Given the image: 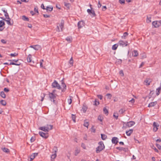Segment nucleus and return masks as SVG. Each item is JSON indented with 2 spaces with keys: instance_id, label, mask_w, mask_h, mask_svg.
Segmentation results:
<instances>
[{
  "instance_id": "nucleus-38",
  "label": "nucleus",
  "mask_w": 161,
  "mask_h": 161,
  "mask_svg": "<svg viewBox=\"0 0 161 161\" xmlns=\"http://www.w3.org/2000/svg\"><path fill=\"white\" fill-rule=\"evenodd\" d=\"M71 117H72V119L73 120V121L74 122H76L75 119H76V116L75 115L72 114Z\"/></svg>"
},
{
  "instance_id": "nucleus-23",
  "label": "nucleus",
  "mask_w": 161,
  "mask_h": 161,
  "mask_svg": "<svg viewBox=\"0 0 161 161\" xmlns=\"http://www.w3.org/2000/svg\"><path fill=\"white\" fill-rule=\"evenodd\" d=\"M21 64V63H15L13 62V61L11 62L9 64V65H18L19 66Z\"/></svg>"
},
{
  "instance_id": "nucleus-64",
  "label": "nucleus",
  "mask_w": 161,
  "mask_h": 161,
  "mask_svg": "<svg viewBox=\"0 0 161 161\" xmlns=\"http://www.w3.org/2000/svg\"><path fill=\"white\" fill-rule=\"evenodd\" d=\"M156 146L157 147H158V148L159 149L161 150V146L158 144H156Z\"/></svg>"
},
{
  "instance_id": "nucleus-1",
  "label": "nucleus",
  "mask_w": 161,
  "mask_h": 161,
  "mask_svg": "<svg viewBox=\"0 0 161 161\" xmlns=\"http://www.w3.org/2000/svg\"><path fill=\"white\" fill-rule=\"evenodd\" d=\"M98 146L96 148V152L98 153L105 148V146L103 142L101 141L98 143Z\"/></svg>"
},
{
  "instance_id": "nucleus-2",
  "label": "nucleus",
  "mask_w": 161,
  "mask_h": 161,
  "mask_svg": "<svg viewBox=\"0 0 161 161\" xmlns=\"http://www.w3.org/2000/svg\"><path fill=\"white\" fill-rule=\"evenodd\" d=\"M49 97L50 100L53 102V103L54 104H57V101H56V97L58 96L57 94H53V93H49Z\"/></svg>"
},
{
  "instance_id": "nucleus-29",
  "label": "nucleus",
  "mask_w": 161,
  "mask_h": 161,
  "mask_svg": "<svg viewBox=\"0 0 161 161\" xmlns=\"http://www.w3.org/2000/svg\"><path fill=\"white\" fill-rule=\"evenodd\" d=\"M69 98H70L69 99H68V102L69 104H70L72 102V99L73 98V97L71 96H70Z\"/></svg>"
},
{
  "instance_id": "nucleus-39",
  "label": "nucleus",
  "mask_w": 161,
  "mask_h": 161,
  "mask_svg": "<svg viewBox=\"0 0 161 161\" xmlns=\"http://www.w3.org/2000/svg\"><path fill=\"white\" fill-rule=\"evenodd\" d=\"M87 109V107L84 105H83L82 107V110L83 111L84 113H85Z\"/></svg>"
},
{
  "instance_id": "nucleus-51",
  "label": "nucleus",
  "mask_w": 161,
  "mask_h": 161,
  "mask_svg": "<svg viewBox=\"0 0 161 161\" xmlns=\"http://www.w3.org/2000/svg\"><path fill=\"white\" fill-rule=\"evenodd\" d=\"M73 58H72V57H71V58L70 59L69 63L70 64H71L72 65L73 64Z\"/></svg>"
},
{
  "instance_id": "nucleus-24",
  "label": "nucleus",
  "mask_w": 161,
  "mask_h": 161,
  "mask_svg": "<svg viewBox=\"0 0 161 161\" xmlns=\"http://www.w3.org/2000/svg\"><path fill=\"white\" fill-rule=\"evenodd\" d=\"M101 137L103 140H105L107 138V136L103 134H101Z\"/></svg>"
},
{
  "instance_id": "nucleus-37",
  "label": "nucleus",
  "mask_w": 161,
  "mask_h": 161,
  "mask_svg": "<svg viewBox=\"0 0 161 161\" xmlns=\"http://www.w3.org/2000/svg\"><path fill=\"white\" fill-rule=\"evenodd\" d=\"M5 25L4 22L3 20H0V28L2 27Z\"/></svg>"
},
{
  "instance_id": "nucleus-63",
  "label": "nucleus",
  "mask_w": 161,
  "mask_h": 161,
  "mask_svg": "<svg viewBox=\"0 0 161 161\" xmlns=\"http://www.w3.org/2000/svg\"><path fill=\"white\" fill-rule=\"evenodd\" d=\"M79 153V151L78 150H76L75 153V155L76 156L78 155V154Z\"/></svg>"
},
{
  "instance_id": "nucleus-34",
  "label": "nucleus",
  "mask_w": 161,
  "mask_h": 161,
  "mask_svg": "<svg viewBox=\"0 0 161 161\" xmlns=\"http://www.w3.org/2000/svg\"><path fill=\"white\" fill-rule=\"evenodd\" d=\"M1 104L3 106H5L6 104V101L4 100H2L0 101Z\"/></svg>"
},
{
  "instance_id": "nucleus-59",
  "label": "nucleus",
  "mask_w": 161,
  "mask_h": 161,
  "mask_svg": "<svg viewBox=\"0 0 161 161\" xmlns=\"http://www.w3.org/2000/svg\"><path fill=\"white\" fill-rule=\"evenodd\" d=\"M43 16L44 18H49L50 17V15L47 14H43Z\"/></svg>"
},
{
  "instance_id": "nucleus-56",
  "label": "nucleus",
  "mask_w": 161,
  "mask_h": 161,
  "mask_svg": "<svg viewBox=\"0 0 161 161\" xmlns=\"http://www.w3.org/2000/svg\"><path fill=\"white\" fill-rule=\"evenodd\" d=\"M124 110L123 109H121L119 110V112L120 114H122L124 112Z\"/></svg>"
},
{
  "instance_id": "nucleus-46",
  "label": "nucleus",
  "mask_w": 161,
  "mask_h": 161,
  "mask_svg": "<svg viewBox=\"0 0 161 161\" xmlns=\"http://www.w3.org/2000/svg\"><path fill=\"white\" fill-rule=\"evenodd\" d=\"M19 60H15V59H12V60H8V61H10V62L13 61L14 63H19L18 62Z\"/></svg>"
},
{
  "instance_id": "nucleus-20",
  "label": "nucleus",
  "mask_w": 161,
  "mask_h": 161,
  "mask_svg": "<svg viewBox=\"0 0 161 161\" xmlns=\"http://www.w3.org/2000/svg\"><path fill=\"white\" fill-rule=\"evenodd\" d=\"M53 7L52 6L51 7H47L46 9L47 12H51L53 10Z\"/></svg>"
},
{
  "instance_id": "nucleus-41",
  "label": "nucleus",
  "mask_w": 161,
  "mask_h": 161,
  "mask_svg": "<svg viewBox=\"0 0 161 161\" xmlns=\"http://www.w3.org/2000/svg\"><path fill=\"white\" fill-rule=\"evenodd\" d=\"M113 116L115 118V119H118V113H114V114Z\"/></svg>"
},
{
  "instance_id": "nucleus-10",
  "label": "nucleus",
  "mask_w": 161,
  "mask_h": 161,
  "mask_svg": "<svg viewBox=\"0 0 161 161\" xmlns=\"http://www.w3.org/2000/svg\"><path fill=\"white\" fill-rule=\"evenodd\" d=\"M153 126L154 128H153V130L154 132L156 131L158 129V127H159V125L156 123L154 122L153 123Z\"/></svg>"
},
{
  "instance_id": "nucleus-58",
  "label": "nucleus",
  "mask_w": 161,
  "mask_h": 161,
  "mask_svg": "<svg viewBox=\"0 0 161 161\" xmlns=\"http://www.w3.org/2000/svg\"><path fill=\"white\" fill-rule=\"evenodd\" d=\"M107 9L106 6H103L102 7V10L105 11Z\"/></svg>"
},
{
  "instance_id": "nucleus-26",
  "label": "nucleus",
  "mask_w": 161,
  "mask_h": 161,
  "mask_svg": "<svg viewBox=\"0 0 161 161\" xmlns=\"http://www.w3.org/2000/svg\"><path fill=\"white\" fill-rule=\"evenodd\" d=\"M0 95L3 98H5L6 97V95L3 91L1 92Z\"/></svg>"
},
{
  "instance_id": "nucleus-13",
  "label": "nucleus",
  "mask_w": 161,
  "mask_h": 161,
  "mask_svg": "<svg viewBox=\"0 0 161 161\" xmlns=\"http://www.w3.org/2000/svg\"><path fill=\"white\" fill-rule=\"evenodd\" d=\"M151 81L149 79H146L144 81V84L147 86L149 85L150 84Z\"/></svg>"
},
{
  "instance_id": "nucleus-27",
  "label": "nucleus",
  "mask_w": 161,
  "mask_h": 161,
  "mask_svg": "<svg viewBox=\"0 0 161 161\" xmlns=\"http://www.w3.org/2000/svg\"><path fill=\"white\" fill-rule=\"evenodd\" d=\"M3 150L4 152L6 153H8L10 152L8 148L6 147L3 148Z\"/></svg>"
},
{
  "instance_id": "nucleus-14",
  "label": "nucleus",
  "mask_w": 161,
  "mask_h": 161,
  "mask_svg": "<svg viewBox=\"0 0 161 161\" xmlns=\"http://www.w3.org/2000/svg\"><path fill=\"white\" fill-rule=\"evenodd\" d=\"M152 25L155 28L158 27L160 25L158 23V21H154L152 22Z\"/></svg>"
},
{
  "instance_id": "nucleus-60",
  "label": "nucleus",
  "mask_w": 161,
  "mask_h": 161,
  "mask_svg": "<svg viewBox=\"0 0 161 161\" xmlns=\"http://www.w3.org/2000/svg\"><path fill=\"white\" fill-rule=\"evenodd\" d=\"M4 16H5L6 18H7L8 17H9L8 14L7 12H5V13H4Z\"/></svg>"
},
{
  "instance_id": "nucleus-44",
  "label": "nucleus",
  "mask_w": 161,
  "mask_h": 161,
  "mask_svg": "<svg viewBox=\"0 0 161 161\" xmlns=\"http://www.w3.org/2000/svg\"><path fill=\"white\" fill-rule=\"evenodd\" d=\"M151 17H148V16H147V23H150L151 22Z\"/></svg>"
},
{
  "instance_id": "nucleus-30",
  "label": "nucleus",
  "mask_w": 161,
  "mask_h": 161,
  "mask_svg": "<svg viewBox=\"0 0 161 161\" xmlns=\"http://www.w3.org/2000/svg\"><path fill=\"white\" fill-rule=\"evenodd\" d=\"M116 148L119 151H126V149L123 147H117Z\"/></svg>"
},
{
  "instance_id": "nucleus-19",
  "label": "nucleus",
  "mask_w": 161,
  "mask_h": 161,
  "mask_svg": "<svg viewBox=\"0 0 161 161\" xmlns=\"http://www.w3.org/2000/svg\"><path fill=\"white\" fill-rule=\"evenodd\" d=\"M132 55L134 57H137L138 55L137 51L136 50H134L132 53Z\"/></svg>"
},
{
  "instance_id": "nucleus-22",
  "label": "nucleus",
  "mask_w": 161,
  "mask_h": 161,
  "mask_svg": "<svg viewBox=\"0 0 161 161\" xmlns=\"http://www.w3.org/2000/svg\"><path fill=\"white\" fill-rule=\"evenodd\" d=\"M161 90V86H160L159 87L157 88L156 90V94L157 96L158 95L160 94V91Z\"/></svg>"
},
{
  "instance_id": "nucleus-12",
  "label": "nucleus",
  "mask_w": 161,
  "mask_h": 161,
  "mask_svg": "<svg viewBox=\"0 0 161 161\" xmlns=\"http://www.w3.org/2000/svg\"><path fill=\"white\" fill-rule=\"evenodd\" d=\"M118 140L117 137H114L112 139V142L114 144H117L118 142Z\"/></svg>"
},
{
  "instance_id": "nucleus-11",
  "label": "nucleus",
  "mask_w": 161,
  "mask_h": 161,
  "mask_svg": "<svg viewBox=\"0 0 161 161\" xmlns=\"http://www.w3.org/2000/svg\"><path fill=\"white\" fill-rule=\"evenodd\" d=\"M30 47L36 50H37L40 48V46L38 45H31Z\"/></svg>"
},
{
  "instance_id": "nucleus-4",
  "label": "nucleus",
  "mask_w": 161,
  "mask_h": 161,
  "mask_svg": "<svg viewBox=\"0 0 161 161\" xmlns=\"http://www.w3.org/2000/svg\"><path fill=\"white\" fill-rule=\"evenodd\" d=\"M135 124V122L133 121H130L127 123L124 122L123 126V128H126L127 127H129Z\"/></svg>"
},
{
  "instance_id": "nucleus-32",
  "label": "nucleus",
  "mask_w": 161,
  "mask_h": 161,
  "mask_svg": "<svg viewBox=\"0 0 161 161\" xmlns=\"http://www.w3.org/2000/svg\"><path fill=\"white\" fill-rule=\"evenodd\" d=\"M118 46V45L117 44H115L112 47V49L113 50H116Z\"/></svg>"
},
{
  "instance_id": "nucleus-43",
  "label": "nucleus",
  "mask_w": 161,
  "mask_h": 161,
  "mask_svg": "<svg viewBox=\"0 0 161 161\" xmlns=\"http://www.w3.org/2000/svg\"><path fill=\"white\" fill-rule=\"evenodd\" d=\"M53 150L54 152V153H57L58 152V149L57 147H54L53 149Z\"/></svg>"
},
{
  "instance_id": "nucleus-40",
  "label": "nucleus",
  "mask_w": 161,
  "mask_h": 161,
  "mask_svg": "<svg viewBox=\"0 0 161 161\" xmlns=\"http://www.w3.org/2000/svg\"><path fill=\"white\" fill-rule=\"evenodd\" d=\"M72 39V38L70 36L66 38V40L68 42H71V41Z\"/></svg>"
},
{
  "instance_id": "nucleus-48",
  "label": "nucleus",
  "mask_w": 161,
  "mask_h": 161,
  "mask_svg": "<svg viewBox=\"0 0 161 161\" xmlns=\"http://www.w3.org/2000/svg\"><path fill=\"white\" fill-rule=\"evenodd\" d=\"M97 119L100 121L102 122L103 120V118L100 115H99Z\"/></svg>"
},
{
  "instance_id": "nucleus-50",
  "label": "nucleus",
  "mask_w": 161,
  "mask_h": 161,
  "mask_svg": "<svg viewBox=\"0 0 161 161\" xmlns=\"http://www.w3.org/2000/svg\"><path fill=\"white\" fill-rule=\"evenodd\" d=\"M119 2L121 4H124L125 3V0H119Z\"/></svg>"
},
{
  "instance_id": "nucleus-28",
  "label": "nucleus",
  "mask_w": 161,
  "mask_h": 161,
  "mask_svg": "<svg viewBox=\"0 0 161 161\" xmlns=\"http://www.w3.org/2000/svg\"><path fill=\"white\" fill-rule=\"evenodd\" d=\"M57 154L54 153V154H52L51 156V159L52 160H53L56 157Z\"/></svg>"
},
{
  "instance_id": "nucleus-35",
  "label": "nucleus",
  "mask_w": 161,
  "mask_h": 161,
  "mask_svg": "<svg viewBox=\"0 0 161 161\" xmlns=\"http://www.w3.org/2000/svg\"><path fill=\"white\" fill-rule=\"evenodd\" d=\"M99 104V102L98 99H96L94 101V105L96 106H97Z\"/></svg>"
},
{
  "instance_id": "nucleus-15",
  "label": "nucleus",
  "mask_w": 161,
  "mask_h": 161,
  "mask_svg": "<svg viewBox=\"0 0 161 161\" xmlns=\"http://www.w3.org/2000/svg\"><path fill=\"white\" fill-rule=\"evenodd\" d=\"M119 44L120 45L122 46V47L127 46L128 45V44L126 43H125V42L123 41H120L119 42Z\"/></svg>"
},
{
  "instance_id": "nucleus-18",
  "label": "nucleus",
  "mask_w": 161,
  "mask_h": 161,
  "mask_svg": "<svg viewBox=\"0 0 161 161\" xmlns=\"http://www.w3.org/2000/svg\"><path fill=\"white\" fill-rule=\"evenodd\" d=\"M62 86L63 87V88L62 90V92H64L65 90H66V85L65 84L64 82L62 80Z\"/></svg>"
},
{
  "instance_id": "nucleus-21",
  "label": "nucleus",
  "mask_w": 161,
  "mask_h": 161,
  "mask_svg": "<svg viewBox=\"0 0 161 161\" xmlns=\"http://www.w3.org/2000/svg\"><path fill=\"white\" fill-rule=\"evenodd\" d=\"M133 131V130L132 129L129 130L128 131H126V134L128 136H130L131 134L132 133Z\"/></svg>"
},
{
  "instance_id": "nucleus-57",
  "label": "nucleus",
  "mask_w": 161,
  "mask_h": 161,
  "mask_svg": "<svg viewBox=\"0 0 161 161\" xmlns=\"http://www.w3.org/2000/svg\"><path fill=\"white\" fill-rule=\"evenodd\" d=\"M81 147L83 148V149H86V146L85 145V144L83 143H82L81 144Z\"/></svg>"
},
{
  "instance_id": "nucleus-5",
  "label": "nucleus",
  "mask_w": 161,
  "mask_h": 161,
  "mask_svg": "<svg viewBox=\"0 0 161 161\" xmlns=\"http://www.w3.org/2000/svg\"><path fill=\"white\" fill-rule=\"evenodd\" d=\"M52 86L53 88H56L58 89H61V88L59 84L55 80L52 83Z\"/></svg>"
},
{
  "instance_id": "nucleus-47",
  "label": "nucleus",
  "mask_w": 161,
  "mask_h": 161,
  "mask_svg": "<svg viewBox=\"0 0 161 161\" xmlns=\"http://www.w3.org/2000/svg\"><path fill=\"white\" fill-rule=\"evenodd\" d=\"M91 132L93 133H95L96 132V129H95L94 126H92L91 128Z\"/></svg>"
},
{
  "instance_id": "nucleus-42",
  "label": "nucleus",
  "mask_w": 161,
  "mask_h": 161,
  "mask_svg": "<svg viewBox=\"0 0 161 161\" xmlns=\"http://www.w3.org/2000/svg\"><path fill=\"white\" fill-rule=\"evenodd\" d=\"M103 112L105 114H108V109H107L105 108H103Z\"/></svg>"
},
{
  "instance_id": "nucleus-52",
  "label": "nucleus",
  "mask_w": 161,
  "mask_h": 161,
  "mask_svg": "<svg viewBox=\"0 0 161 161\" xmlns=\"http://www.w3.org/2000/svg\"><path fill=\"white\" fill-rule=\"evenodd\" d=\"M18 54L15 53H11L10 55L12 57H15L18 55Z\"/></svg>"
},
{
  "instance_id": "nucleus-3",
  "label": "nucleus",
  "mask_w": 161,
  "mask_h": 161,
  "mask_svg": "<svg viewBox=\"0 0 161 161\" xmlns=\"http://www.w3.org/2000/svg\"><path fill=\"white\" fill-rule=\"evenodd\" d=\"M53 127V125H47L45 126L41 127V130H43L45 132L48 133L49 130L52 129Z\"/></svg>"
},
{
  "instance_id": "nucleus-53",
  "label": "nucleus",
  "mask_w": 161,
  "mask_h": 161,
  "mask_svg": "<svg viewBox=\"0 0 161 161\" xmlns=\"http://www.w3.org/2000/svg\"><path fill=\"white\" fill-rule=\"evenodd\" d=\"M35 140V137L34 136H32L30 139V141L31 142H34Z\"/></svg>"
},
{
  "instance_id": "nucleus-8",
  "label": "nucleus",
  "mask_w": 161,
  "mask_h": 161,
  "mask_svg": "<svg viewBox=\"0 0 161 161\" xmlns=\"http://www.w3.org/2000/svg\"><path fill=\"white\" fill-rule=\"evenodd\" d=\"M41 136L44 138L47 139L49 136L47 132L44 133L41 131Z\"/></svg>"
},
{
  "instance_id": "nucleus-62",
  "label": "nucleus",
  "mask_w": 161,
  "mask_h": 161,
  "mask_svg": "<svg viewBox=\"0 0 161 161\" xmlns=\"http://www.w3.org/2000/svg\"><path fill=\"white\" fill-rule=\"evenodd\" d=\"M102 6L101 4L100 3V1H98V3L97 4V7L98 8H100Z\"/></svg>"
},
{
  "instance_id": "nucleus-25",
  "label": "nucleus",
  "mask_w": 161,
  "mask_h": 161,
  "mask_svg": "<svg viewBox=\"0 0 161 161\" xmlns=\"http://www.w3.org/2000/svg\"><path fill=\"white\" fill-rule=\"evenodd\" d=\"M31 55L29 54L27 57V60L28 62H31Z\"/></svg>"
},
{
  "instance_id": "nucleus-36",
  "label": "nucleus",
  "mask_w": 161,
  "mask_h": 161,
  "mask_svg": "<svg viewBox=\"0 0 161 161\" xmlns=\"http://www.w3.org/2000/svg\"><path fill=\"white\" fill-rule=\"evenodd\" d=\"M22 19L26 21H29V19L28 18L26 17L25 16H23L22 17Z\"/></svg>"
},
{
  "instance_id": "nucleus-9",
  "label": "nucleus",
  "mask_w": 161,
  "mask_h": 161,
  "mask_svg": "<svg viewBox=\"0 0 161 161\" xmlns=\"http://www.w3.org/2000/svg\"><path fill=\"white\" fill-rule=\"evenodd\" d=\"M84 22L83 21H79L78 23V27L79 29L82 28L84 26Z\"/></svg>"
},
{
  "instance_id": "nucleus-45",
  "label": "nucleus",
  "mask_w": 161,
  "mask_h": 161,
  "mask_svg": "<svg viewBox=\"0 0 161 161\" xmlns=\"http://www.w3.org/2000/svg\"><path fill=\"white\" fill-rule=\"evenodd\" d=\"M107 98L109 99H110L112 97V95L110 93H108L106 95Z\"/></svg>"
},
{
  "instance_id": "nucleus-7",
  "label": "nucleus",
  "mask_w": 161,
  "mask_h": 161,
  "mask_svg": "<svg viewBox=\"0 0 161 161\" xmlns=\"http://www.w3.org/2000/svg\"><path fill=\"white\" fill-rule=\"evenodd\" d=\"M88 13L92 16V17H95L96 14L94 11L93 9H88L87 10Z\"/></svg>"
},
{
  "instance_id": "nucleus-33",
  "label": "nucleus",
  "mask_w": 161,
  "mask_h": 161,
  "mask_svg": "<svg viewBox=\"0 0 161 161\" xmlns=\"http://www.w3.org/2000/svg\"><path fill=\"white\" fill-rule=\"evenodd\" d=\"M128 35L127 32H125L124 33L123 36H122V38L125 39L126 37Z\"/></svg>"
},
{
  "instance_id": "nucleus-49",
  "label": "nucleus",
  "mask_w": 161,
  "mask_h": 161,
  "mask_svg": "<svg viewBox=\"0 0 161 161\" xmlns=\"http://www.w3.org/2000/svg\"><path fill=\"white\" fill-rule=\"evenodd\" d=\"M34 11L35 12H36L37 13H38V14H39V12L38 11V8L36 6L34 8Z\"/></svg>"
},
{
  "instance_id": "nucleus-6",
  "label": "nucleus",
  "mask_w": 161,
  "mask_h": 161,
  "mask_svg": "<svg viewBox=\"0 0 161 161\" xmlns=\"http://www.w3.org/2000/svg\"><path fill=\"white\" fill-rule=\"evenodd\" d=\"M64 20H62L61 24L59 25V26H57V28L58 29V31L60 32V31H62L64 27Z\"/></svg>"
},
{
  "instance_id": "nucleus-16",
  "label": "nucleus",
  "mask_w": 161,
  "mask_h": 161,
  "mask_svg": "<svg viewBox=\"0 0 161 161\" xmlns=\"http://www.w3.org/2000/svg\"><path fill=\"white\" fill-rule=\"evenodd\" d=\"M7 19H6L5 21H6L7 22V23L8 25H13V22L12 23H11V22L10 21L11 20V19L9 18V17H8L7 18H6Z\"/></svg>"
},
{
  "instance_id": "nucleus-54",
  "label": "nucleus",
  "mask_w": 161,
  "mask_h": 161,
  "mask_svg": "<svg viewBox=\"0 0 161 161\" xmlns=\"http://www.w3.org/2000/svg\"><path fill=\"white\" fill-rule=\"evenodd\" d=\"M84 125L88 128L89 125V123L88 122H85L84 124Z\"/></svg>"
},
{
  "instance_id": "nucleus-17",
  "label": "nucleus",
  "mask_w": 161,
  "mask_h": 161,
  "mask_svg": "<svg viewBox=\"0 0 161 161\" xmlns=\"http://www.w3.org/2000/svg\"><path fill=\"white\" fill-rule=\"evenodd\" d=\"M157 104V102L156 101L154 102H152L150 103L148 106V107H153L155 105Z\"/></svg>"
},
{
  "instance_id": "nucleus-31",
  "label": "nucleus",
  "mask_w": 161,
  "mask_h": 161,
  "mask_svg": "<svg viewBox=\"0 0 161 161\" xmlns=\"http://www.w3.org/2000/svg\"><path fill=\"white\" fill-rule=\"evenodd\" d=\"M64 5L68 9H69V7H70V4L69 3H66V2H64Z\"/></svg>"
},
{
  "instance_id": "nucleus-61",
  "label": "nucleus",
  "mask_w": 161,
  "mask_h": 161,
  "mask_svg": "<svg viewBox=\"0 0 161 161\" xmlns=\"http://www.w3.org/2000/svg\"><path fill=\"white\" fill-rule=\"evenodd\" d=\"M4 91L6 92H8L9 91V90L7 88H5L4 89Z\"/></svg>"
},
{
  "instance_id": "nucleus-55",
  "label": "nucleus",
  "mask_w": 161,
  "mask_h": 161,
  "mask_svg": "<svg viewBox=\"0 0 161 161\" xmlns=\"http://www.w3.org/2000/svg\"><path fill=\"white\" fill-rule=\"evenodd\" d=\"M35 156L33 154L30 156L31 161H32L34 158Z\"/></svg>"
}]
</instances>
